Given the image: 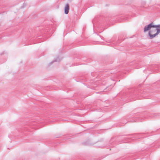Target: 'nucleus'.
<instances>
[{
  "label": "nucleus",
  "mask_w": 160,
  "mask_h": 160,
  "mask_svg": "<svg viewBox=\"0 0 160 160\" xmlns=\"http://www.w3.org/2000/svg\"><path fill=\"white\" fill-rule=\"evenodd\" d=\"M144 32H148V35L150 39H152L160 33V25H155L152 23L145 26Z\"/></svg>",
  "instance_id": "nucleus-1"
},
{
  "label": "nucleus",
  "mask_w": 160,
  "mask_h": 160,
  "mask_svg": "<svg viewBox=\"0 0 160 160\" xmlns=\"http://www.w3.org/2000/svg\"><path fill=\"white\" fill-rule=\"evenodd\" d=\"M69 9V6L68 4H67L66 5L64 8L65 13L66 14L68 13Z\"/></svg>",
  "instance_id": "nucleus-2"
}]
</instances>
